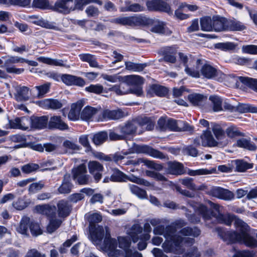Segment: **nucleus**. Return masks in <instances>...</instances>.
Instances as JSON below:
<instances>
[{
  "label": "nucleus",
  "mask_w": 257,
  "mask_h": 257,
  "mask_svg": "<svg viewBox=\"0 0 257 257\" xmlns=\"http://www.w3.org/2000/svg\"><path fill=\"white\" fill-rule=\"evenodd\" d=\"M62 81L67 85H77L83 86L85 82L83 78L69 74H63L61 76Z\"/></svg>",
  "instance_id": "obj_15"
},
{
  "label": "nucleus",
  "mask_w": 257,
  "mask_h": 257,
  "mask_svg": "<svg viewBox=\"0 0 257 257\" xmlns=\"http://www.w3.org/2000/svg\"><path fill=\"white\" fill-rule=\"evenodd\" d=\"M123 82L127 83L128 86H138L141 85L144 83V79L139 75H130L122 77Z\"/></svg>",
  "instance_id": "obj_27"
},
{
  "label": "nucleus",
  "mask_w": 257,
  "mask_h": 257,
  "mask_svg": "<svg viewBox=\"0 0 257 257\" xmlns=\"http://www.w3.org/2000/svg\"><path fill=\"white\" fill-rule=\"evenodd\" d=\"M237 145L239 147L251 151H254L257 149L256 146L253 143L244 138L238 140L237 141Z\"/></svg>",
  "instance_id": "obj_38"
},
{
  "label": "nucleus",
  "mask_w": 257,
  "mask_h": 257,
  "mask_svg": "<svg viewBox=\"0 0 257 257\" xmlns=\"http://www.w3.org/2000/svg\"><path fill=\"white\" fill-rule=\"evenodd\" d=\"M200 26L201 30L203 31H212V18L209 17L202 18L200 19Z\"/></svg>",
  "instance_id": "obj_44"
},
{
  "label": "nucleus",
  "mask_w": 257,
  "mask_h": 257,
  "mask_svg": "<svg viewBox=\"0 0 257 257\" xmlns=\"http://www.w3.org/2000/svg\"><path fill=\"white\" fill-rule=\"evenodd\" d=\"M31 224L30 218L28 217H24L22 219L19 226L17 228V231L23 235H28L29 228Z\"/></svg>",
  "instance_id": "obj_29"
},
{
  "label": "nucleus",
  "mask_w": 257,
  "mask_h": 257,
  "mask_svg": "<svg viewBox=\"0 0 257 257\" xmlns=\"http://www.w3.org/2000/svg\"><path fill=\"white\" fill-rule=\"evenodd\" d=\"M239 79L243 84L257 91V79L244 77H240Z\"/></svg>",
  "instance_id": "obj_49"
},
{
  "label": "nucleus",
  "mask_w": 257,
  "mask_h": 257,
  "mask_svg": "<svg viewBox=\"0 0 257 257\" xmlns=\"http://www.w3.org/2000/svg\"><path fill=\"white\" fill-rule=\"evenodd\" d=\"M138 124L142 126H145V128L147 131L152 130L155 125V122L147 117L142 118L139 120Z\"/></svg>",
  "instance_id": "obj_53"
},
{
  "label": "nucleus",
  "mask_w": 257,
  "mask_h": 257,
  "mask_svg": "<svg viewBox=\"0 0 257 257\" xmlns=\"http://www.w3.org/2000/svg\"><path fill=\"white\" fill-rule=\"evenodd\" d=\"M170 49L167 48L164 52L163 59L167 62L174 63L176 61V58L175 54L170 52Z\"/></svg>",
  "instance_id": "obj_59"
},
{
  "label": "nucleus",
  "mask_w": 257,
  "mask_h": 257,
  "mask_svg": "<svg viewBox=\"0 0 257 257\" xmlns=\"http://www.w3.org/2000/svg\"><path fill=\"white\" fill-rule=\"evenodd\" d=\"M168 91L166 88L156 84L151 85L148 91V93L152 96L156 95L159 96H163Z\"/></svg>",
  "instance_id": "obj_33"
},
{
  "label": "nucleus",
  "mask_w": 257,
  "mask_h": 257,
  "mask_svg": "<svg viewBox=\"0 0 257 257\" xmlns=\"http://www.w3.org/2000/svg\"><path fill=\"white\" fill-rule=\"evenodd\" d=\"M142 230V228L139 224H135L132 226L128 234L131 237L133 241L136 242L138 241Z\"/></svg>",
  "instance_id": "obj_37"
},
{
  "label": "nucleus",
  "mask_w": 257,
  "mask_h": 257,
  "mask_svg": "<svg viewBox=\"0 0 257 257\" xmlns=\"http://www.w3.org/2000/svg\"><path fill=\"white\" fill-rule=\"evenodd\" d=\"M118 133H120L119 127L115 128L114 131H110L109 134V139L111 141L121 140L124 139L123 135L121 133L120 134H118Z\"/></svg>",
  "instance_id": "obj_62"
},
{
  "label": "nucleus",
  "mask_w": 257,
  "mask_h": 257,
  "mask_svg": "<svg viewBox=\"0 0 257 257\" xmlns=\"http://www.w3.org/2000/svg\"><path fill=\"white\" fill-rule=\"evenodd\" d=\"M63 147L66 152L69 153H74L80 149L79 145L69 140H65L63 143Z\"/></svg>",
  "instance_id": "obj_42"
},
{
  "label": "nucleus",
  "mask_w": 257,
  "mask_h": 257,
  "mask_svg": "<svg viewBox=\"0 0 257 257\" xmlns=\"http://www.w3.org/2000/svg\"><path fill=\"white\" fill-rule=\"evenodd\" d=\"M150 223L154 227L153 232L155 234H163L166 238V240L162 244L166 252L182 253L186 247L191 246L194 243V239L188 236L196 237L200 233V230L197 227H185L180 230L179 234H175L176 228L186 225L185 222L181 219L176 220L166 228L159 219H152Z\"/></svg>",
  "instance_id": "obj_3"
},
{
  "label": "nucleus",
  "mask_w": 257,
  "mask_h": 257,
  "mask_svg": "<svg viewBox=\"0 0 257 257\" xmlns=\"http://www.w3.org/2000/svg\"><path fill=\"white\" fill-rule=\"evenodd\" d=\"M32 5L33 7L40 9H48L50 8L48 0H34Z\"/></svg>",
  "instance_id": "obj_58"
},
{
  "label": "nucleus",
  "mask_w": 257,
  "mask_h": 257,
  "mask_svg": "<svg viewBox=\"0 0 257 257\" xmlns=\"http://www.w3.org/2000/svg\"><path fill=\"white\" fill-rule=\"evenodd\" d=\"M31 118L28 117H17L10 121L12 128L27 130L31 127Z\"/></svg>",
  "instance_id": "obj_12"
},
{
  "label": "nucleus",
  "mask_w": 257,
  "mask_h": 257,
  "mask_svg": "<svg viewBox=\"0 0 257 257\" xmlns=\"http://www.w3.org/2000/svg\"><path fill=\"white\" fill-rule=\"evenodd\" d=\"M73 178L79 184L84 185L89 182L88 176L86 174V168L84 164L80 165L73 169Z\"/></svg>",
  "instance_id": "obj_11"
},
{
  "label": "nucleus",
  "mask_w": 257,
  "mask_h": 257,
  "mask_svg": "<svg viewBox=\"0 0 257 257\" xmlns=\"http://www.w3.org/2000/svg\"><path fill=\"white\" fill-rule=\"evenodd\" d=\"M76 10H82L83 7L91 3H95L99 6L102 5V2L100 0H74Z\"/></svg>",
  "instance_id": "obj_46"
},
{
  "label": "nucleus",
  "mask_w": 257,
  "mask_h": 257,
  "mask_svg": "<svg viewBox=\"0 0 257 257\" xmlns=\"http://www.w3.org/2000/svg\"><path fill=\"white\" fill-rule=\"evenodd\" d=\"M101 77L104 80L111 83L120 82L122 80V77L118 74L108 75L107 74L103 73L101 75Z\"/></svg>",
  "instance_id": "obj_54"
},
{
  "label": "nucleus",
  "mask_w": 257,
  "mask_h": 257,
  "mask_svg": "<svg viewBox=\"0 0 257 257\" xmlns=\"http://www.w3.org/2000/svg\"><path fill=\"white\" fill-rule=\"evenodd\" d=\"M50 83H46L44 84L35 86L31 91L34 97L42 98L49 91Z\"/></svg>",
  "instance_id": "obj_23"
},
{
  "label": "nucleus",
  "mask_w": 257,
  "mask_h": 257,
  "mask_svg": "<svg viewBox=\"0 0 257 257\" xmlns=\"http://www.w3.org/2000/svg\"><path fill=\"white\" fill-rule=\"evenodd\" d=\"M5 59L4 66L6 71L9 73H15L20 74L23 73L24 69L23 68H16L12 64L18 63H24V58L18 56H6L2 57Z\"/></svg>",
  "instance_id": "obj_6"
},
{
  "label": "nucleus",
  "mask_w": 257,
  "mask_h": 257,
  "mask_svg": "<svg viewBox=\"0 0 257 257\" xmlns=\"http://www.w3.org/2000/svg\"><path fill=\"white\" fill-rule=\"evenodd\" d=\"M227 24V31H242L246 29L243 23L236 20H228Z\"/></svg>",
  "instance_id": "obj_35"
},
{
  "label": "nucleus",
  "mask_w": 257,
  "mask_h": 257,
  "mask_svg": "<svg viewBox=\"0 0 257 257\" xmlns=\"http://www.w3.org/2000/svg\"><path fill=\"white\" fill-rule=\"evenodd\" d=\"M226 137L229 140L239 136H243V134L241 133L238 128L235 126H230L224 131Z\"/></svg>",
  "instance_id": "obj_45"
},
{
  "label": "nucleus",
  "mask_w": 257,
  "mask_h": 257,
  "mask_svg": "<svg viewBox=\"0 0 257 257\" xmlns=\"http://www.w3.org/2000/svg\"><path fill=\"white\" fill-rule=\"evenodd\" d=\"M182 152L185 155L193 157H196L198 154V150L192 146L184 147L182 149Z\"/></svg>",
  "instance_id": "obj_60"
},
{
  "label": "nucleus",
  "mask_w": 257,
  "mask_h": 257,
  "mask_svg": "<svg viewBox=\"0 0 257 257\" xmlns=\"http://www.w3.org/2000/svg\"><path fill=\"white\" fill-rule=\"evenodd\" d=\"M89 172L94 176L96 181H98L101 178V172L103 171V166L96 161H90L88 163Z\"/></svg>",
  "instance_id": "obj_19"
},
{
  "label": "nucleus",
  "mask_w": 257,
  "mask_h": 257,
  "mask_svg": "<svg viewBox=\"0 0 257 257\" xmlns=\"http://www.w3.org/2000/svg\"><path fill=\"white\" fill-rule=\"evenodd\" d=\"M125 7L120 8L121 12H138L143 11L145 10V8L139 4H131V2L129 1L125 2Z\"/></svg>",
  "instance_id": "obj_34"
},
{
  "label": "nucleus",
  "mask_w": 257,
  "mask_h": 257,
  "mask_svg": "<svg viewBox=\"0 0 257 257\" xmlns=\"http://www.w3.org/2000/svg\"><path fill=\"white\" fill-rule=\"evenodd\" d=\"M124 65L126 70L133 72H141L146 66L145 64L135 63L131 61H125Z\"/></svg>",
  "instance_id": "obj_39"
},
{
  "label": "nucleus",
  "mask_w": 257,
  "mask_h": 257,
  "mask_svg": "<svg viewBox=\"0 0 257 257\" xmlns=\"http://www.w3.org/2000/svg\"><path fill=\"white\" fill-rule=\"evenodd\" d=\"M70 180L71 177L70 175L66 174L64 175L62 184L58 189L60 193L66 194L70 192L72 187Z\"/></svg>",
  "instance_id": "obj_30"
},
{
  "label": "nucleus",
  "mask_w": 257,
  "mask_h": 257,
  "mask_svg": "<svg viewBox=\"0 0 257 257\" xmlns=\"http://www.w3.org/2000/svg\"><path fill=\"white\" fill-rule=\"evenodd\" d=\"M107 138L108 135L106 132H100L93 135L92 141L96 145H99L103 143Z\"/></svg>",
  "instance_id": "obj_48"
},
{
  "label": "nucleus",
  "mask_w": 257,
  "mask_h": 257,
  "mask_svg": "<svg viewBox=\"0 0 257 257\" xmlns=\"http://www.w3.org/2000/svg\"><path fill=\"white\" fill-rule=\"evenodd\" d=\"M236 170L238 172H244L247 169L251 168L252 165L242 160H237L235 162Z\"/></svg>",
  "instance_id": "obj_55"
},
{
  "label": "nucleus",
  "mask_w": 257,
  "mask_h": 257,
  "mask_svg": "<svg viewBox=\"0 0 257 257\" xmlns=\"http://www.w3.org/2000/svg\"><path fill=\"white\" fill-rule=\"evenodd\" d=\"M103 89V86L99 84H91L89 86L85 87V90L86 91L97 94L102 93Z\"/></svg>",
  "instance_id": "obj_57"
},
{
  "label": "nucleus",
  "mask_w": 257,
  "mask_h": 257,
  "mask_svg": "<svg viewBox=\"0 0 257 257\" xmlns=\"http://www.w3.org/2000/svg\"><path fill=\"white\" fill-rule=\"evenodd\" d=\"M215 138L209 129L203 131L201 135L194 140V145L205 147H215Z\"/></svg>",
  "instance_id": "obj_9"
},
{
  "label": "nucleus",
  "mask_w": 257,
  "mask_h": 257,
  "mask_svg": "<svg viewBox=\"0 0 257 257\" xmlns=\"http://www.w3.org/2000/svg\"><path fill=\"white\" fill-rule=\"evenodd\" d=\"M216 171V169L213 168L210 170L207 169H199L197 170H190L189 169L187 172V174L192 176H200V175H208V174H211L212 173H215Z\"/></svg>",
  "instance_id": "obj_47"
},
{
  "label": "nucleus",
  "mask_w": 257,
  "mask_h": 257,
  "mask_svg": "<svg viewBox=\"0 0 257 257\" xmlns=\"http://www.w3.org/2000/svg\"><path fill=\"white\" fill-rule=\"evenodd\" d=\"M138 126V122L136 121H128L124 125L119 127V130L124 138L127 135H132L135 134Z\"/></svg>",
  "instance_id": "obj_20"
},
{
  "label": "nucleus",
  "mask_w": 257,
  "mask_h": 257,
  "mask_svg": "<svg viewBox=\"0 0 257 257\" xmlns=\"http://www.w3.org/2000/svg\"><path fill=\"white\" fill-rule=\"evenodd\" d=\"M189 101L194 105H199L205 98L203 95L193 93L188 95Z\"/></svg>",
  "instance_id": "obj_52"
},
{
  "label": "nucleus",
  "mask_w": 257,
  "mask_h": 257,
  "mask_svg": "<svg viewBox=\"0 0 257 257\" xmlns=\"http://www.w3.org/2000/svg\"><path fill=\"white\" fill-rule=\"evenodd\" d=\"M209 99L213 104V110L214 111H219L222 110V100L217 96H211Z\"/></svg>",
  "instance_id": "obj_50"
},
{
  "label": "nucleus",
  "mask_w": 257,
  "mask_h": 257,
  "mask_svg": "<svg viewBox=\"0 0 257 257\" xmlns=\"http://www.w3.org/2000/svg\"><path fill=\"white\" fill-rule=\"evenodd\" d=\"M37 60L48 65L56 66H63L64 65L63 61L62 60L54 59L48 57H39L37 58Z\"/></svg>",
  "instance_id": "obj_43"
},
{
  "label": "nucleus",
  "mask_w": 257,
  "mask_h": 257,
  "mask_svg": "<svg viewBox=\"0 0 257 257\" xmlns=\"http://www.w3.org/2000/svg\"><path fill=\"white\" fill-rule=\"evenodd\" d=\"M128 187L131 192L139 198L142 199L147 198V194L145 190L134 184H130Z\"/></svg>",
  "instance_id": "obj_41"
},
{
  "label": "nucleus",
  "mask_w": 257,
  "mask_h": 257,
  "mask_svg": "<svg viewBox=\"0 0 257 257\" xmlns=\"http://www.w3.org/2000/svg\"><path fill=\"white\" fill-rule=\"evenodd\" d=\"M30 203V200L27 199L26 196H23L14 201L13 203V206L17 210H22L26 208Z\"/></svg>",
  "instance_id": "obj_40"
},
{
  "label": "nucleus",
  "mask_w": 257,
  "mask_h": 257,
  "mask_svg": "<svg viewBox=\"0 0 257 257\" xmlns=\"http://www.w3.org/2000/svg\"><path fill=\"white\" fill-rule=\"evenodd\" d=\"M141 152L147 154L154 158L159 159H163L165 158V155L162 153L147 146L141 147Z\"/></svg>",
  "instance_id": "obj_36"
},
{
  "label": "nucleus",
  "mask_w": 257,
  "mask_h": 257,
  "mask_svg": "<svg viewBox=\"0 0 257 257\" xmlns=\"http://www.w3.org/2000/svg\"><path fill=\"white\" fill-rule=\"evenodd\" d=\"M201 73L204 77L208 79H211L217 75V71L216 69L212 66L206 64L202 67Z\"/></svg>",
  "instance_id": "obj_32"
},
{
  "label": "nucleus",
  "mask_w": 257,
  "mask_h": 257,
  "mask_svg": "<svg viewBox=\"0 0 257 257\" xmlns=\"http://www.w3.org/2000/svg\"><path fill=\"white\" fill-rule=\"evenodd\" d=\"M111 178L115 181L125 182L126 181V175L120 171L116 170L113 173Z\"/></svg>",
  "instance_id": "obj_61"
},
{
  "label": "nucleus",
  "mask_w": 257,
  "mask_h": 257,
  "mask_svg": "<svg viewBox=\"0 0 257 257\" xmlns=\"http://www.w3.org/2000/svg\"><path fill=\"white\" fill-rule=\"evenodd\" d=\"M37 24L40 26L49 29L58 30L59 29L54 22H49L43 19L39 20L37 21Z\"/></svg>",
  "instance_id": "obj_56"
},
{
  "label": "nucleus",
  "mask_w": 257,
  "mask_h": 257,
  "mask_svg": "<svg viewBox=\"0 0 257 257\" xmlns=\"http://www.w3.org/2000/svg\"><path fill=\"white\" fill-rule=\"evenodd\" d=\"M30 118L31 121V127L43 128L46 126L48 123V117L47 116H33Z\"/></svg>",
  "instance_id": "obj_22"
},
{
  "label": "nucleus",
  "mask_w": 257,
  "mask_h": 257,
  "mask_svg": "<svg viewBox=\"0 0 257 257\" xmlns=\"http://www.w3.org/2000/svg\"><path fill=\"white\" fill-rule=\"evenodd\" d=\"M57 206L59 217H66L69 214L71 209L67 201L64 200L60 201L57 204Z\"/></svg>",
  "instance_id": "obj_31"
},
{
  "label": "nucleus",
  "mask_w": 257,
  "mask_h": 257,
  "mask_svg": "<svg viewBox=\"0 0 257 257\" xmlns=\"http://www.w3.org/2000/svg\"><path fill=\"white\" fill-rule=\"evenodd\" d=\"M48 124L50 128L58 129L61 131L67 130L68 125L61 119L60 116H53L50 117Z\"/></svg>",
  "instance_id": "obj_17"
},
{
  "label": "nucleus",
  "mask_w": 257,
  "mask_h": 257,
  "mask_svg": "<svg viewBox=\"0 0 257 257\" xmlns=\"http://www.w3.org/2000/svg\"><path fill=\"white\" fill-rule=\"evenodd\" d=\"M30 230L33 236H38L42 233V230L39 224L34 222L31 221Z\"/></svg>",
  "instance_id": "obj_63"
},
{
  "label": "nucleus",
  "mask_w": 257,
  "mask_h": 257,
  "mask_svg": "<svg viewBox=\"0 0 257 257\" xmlns=\"http://www.w3.org/2000/svg\"><path fill=\"white\" fill-rule=\"evenodd\" d=\"M211 130L215 137V147L223 148L226 146L230 140L226 137L225 133L222 127L219 124L211 122L210 123Z\"/></svg>",
  "instance_id": "obj_5"
},
{
  "label": "nucleus",
  "mask_w": 257,
  "mask_h": 257,
  "mask_svg": "<svg viewBox=\"0 0 257 257\" xmlns=\"http://www.w3.org/2000/svg\"><path fill=\"white\" fill-rule=\"evenodd\" d=\"M15 94L16 99L18 101H26L29 99V88L26 86H17Z\"/></svg>",
  "instance_id": "obj_25"
},
{
  "label": "nucleus",
  "mask_w": 257,
  "mask_h": 257,
  "mask_svg": "<svg viewBox=\"0 0 257 257\" xmlns=\"http://www.w3.org/2000/svg\"><path fill=\"white\" fill-rule=\"evenodd\" d=\"M101 111L96 108L87 106L85 107L81 113V118L82 119L87 120L98 114L101 117Z\"/></svg>",
  "instance_id": "obj_28"
},
{
  "label": "nucleus",
  "mask_w": 257,
  "mask_h": 257,
  "mask_svg": "<svg viewBox=\"0 0 257 257\" xmlns=\"http://www.w3.org/2000/svg\"><path fill=\"white\" fill-rule=\"evenodd\" d=\"M213 30L216 32L227 31L228 20L216 16L212 17Z\"/></svg>",
  "instance_id": "obj_18"
},
{
  "label": "nucleus",
  "mask_w": 257,
  "mask_h": 257,
  "mask_svg": "<svg viewBox=\"0 0 257 257\" xmlns=\"http://www.w3.org/2000/svg\"><path fill=\"white\" fill-rule=\"evenodd\" d=\"M79 57L82 61L87 62L91 67L99 69L102 68V66L98 65L94 55L88 53H83L79 54Z\"/></svg>",
  "instance_id": "obj_26"
},
{
  "label": "nucleus",
  "mask_w": 257,
  "mask_h": 257,
  "mask_svg": "<svg viewBox=\"0 0 257 257\" xmlns=\"http://www.w3.org/2000/svg\"><path fill=\"white\" fill-rule=\"evenodd\" d=\"M37 103L42 107L54 109H59L62 106V103L56 99H46L40 101H38Z\"/></svg>",
  "instance_id": "obj_24"
},
{
  "label": "nucleus",
  "mask_w": 257,
  "mask_h": 257,
  "mask_svg": "<svg viewBox=\"0 0 257 257\" xmlns=\"http://www.w3.org/2000/svg\"><path fill=\"white\" fill-rule=\"evenodd\" d=\"M183 257H200V253L197 247L193 246L184 253Z\"/></svg>",
  "instance_id": "obj_64"
},
{
  "label": "nucleus",
  "mask_w": 257,
  "mask_h": 257,
  "mask_svg": "<svg viewBox=\"0 0 257 257\" xmlns=\"http://www.w3.org/2000/svg\"><path fill=\"white\" fill-rule=\"evenodd\" d=\"M53 9L63 14H69L76 10L73 0H58L54 6Z\"/></svg>",
  "instance_id": "obj_10"
},
{
  "label": "nucleus",
  "mask_w": 257,
  "mask_h": 257,
  "mask_svg": "<svg viewBox=\"0 0 257 257\" xmlns=\"http://www.w3.org/2000/svg\"><path fill=\"white\" fill-rule=\"evenodd\" d=\"M34 211L37 213L47 216L49 219V223L47 230L49 233H52L58 229L61 225L62 220L56 218L55 207L47 204L36 205Z\"/></svg>",
  "instance_id": "obj_4"
},
{
  "label": "nucleus",
  "mask_w": 257,
  "mask_h": 257,
  "mask_svg": "<svg viewBox=\"0 0 257 257\" xmlns=\"http://www.w3.org/2000/svg\"><path fill=\"white\" fill-rule=\"evenodd\" d=\"M208 203L210 207L215 212H210L205 205L201 204H196L194 206L196 212L200 215L205 221L210 219L211 217L213 216L221 222L227 225H230L233 222L235 227L239 232L238 233L235 231L224 232L220 230L219 234L224 240L228 241L229 243L239 242L250 248L257 247V240L249 234L250 228L245 222L234 215L221 214L220 207L218 204L210 201H208Z\"/></svg>",
  "instance_id": "obj_1"
},
{
  "label": "nucleus",
  "mask_w": 257,
  "mask_h": 257,
  "mask_svg": "<svg viewBox=\"0 0 257 257\" xmlns=\"http://www.w3.org/2000/svg\"><path fill=\"white\" fill-rule=\"evenodd\" d=\"M127 180H129L132 182L137 183L140 185H143L145 186H151L152 184L149 181L142 178H140L136 177L133 175H131V176H127L126 178V181Z\"/></svg>",
  "instance_id": "obj_51"
},
{
  "label": "nucleus",
  "mask_w": 257,
  "mask_h": 257,
  "mask_svg": "<svg viewBox=\"0 0 257 257\" xmlns=\"http://www.w3.org/2000/svg\"><path fill=\"white\" fill-rule=\"evenodd\" d=\"M144 16H133L120 17L112 20L111 22L123 26L131 27L142 26Z\"/></svg>",
  "instance_id": "obj_8"
},
{
  "label": "nucleus",
  "mask_w": 257,
  "mask_h": 257,
  "mask_svg": "<svg viewBox=\"0 0 257 257\" xmlns=\"http://www.w3.org/2000/svg\"><path fill=\"white\" fill-rule=\"evenodd\" d=\"M84 104L82 100H79L71 105V109L68 113V118L71 120H76L79 118L80 111Z\"/></svg>",
  "instance_id": "obj_21"
},
{
  "label": "nucleus",
  "mask_w": 257,
  "mask_h": 257,
  "mask_svg": "<svg viewBox=\"0 0 257 257\" xmlns=\"http://www.w3.org/2000/svg\"><path fill=\"white\" fill-rule=\"evenodd\" d=\"M167 125L169 129L175 131H191L193 130L188 123L181 121H177L172 119H168Z\"/></svg>",
  "instance_id": "obj_13"
},
{
  "label": "nucleus",
  "mask_w": 257,
  "mask_h": 257,
  "mask_svg": "<svg viewBox=\"0 0 257 257\" xmlns=\"http://www.w3.org/2000/svg\"><path fill=\"white\" fill-rule=\"evenodd\" d=\"M165 169L167 174L175 176L181 175L185 173L183 165L177 162H169Z\"/></svg>",
  "instance_id": "obj_14"
},
{
  "label": "nucleus",
  "mask_w": 257,
  "mask_h": 257,
  "mask_svg": "<svg viewBox=\"0 0 257 257\" xmlns=\"http://www.w3.org/2000/svg\"><path fill=\"white\" fill-rule=\"evenodd\" d=\"M142 26L150 28V30L158 34H167V30L165 24L158 20H154L144 16Z\"/></svg>",
  "instance_id": "obj_7"
},
{
  "label": "nucleus",
  "mask_w": 257,
  "mask_h": 257,
  "mask_svg": "<svg viewBox=\"0 0 257 257\" xmlns=\"http://www.w3.org/2000/svg\"><path fill=\"white\" fill-rule=\"evenodd\" d=\"M90 223L89 231L94 244H100L104 238L103 248L110 257H143L142 254L134 249L131 241L127 237L118 236L117 239L110 237L109 228L96 225L101 221V216L93 213L88 218Z\"/></svg>",
  "instance_id": "obj_2"
},
{
  "label": "nucleus",
  "mask_w": 257,
  "mask_h": 257,
  "mask_svg": "<svg viewBox=\"0 0 257 257\" xmlns=\"http://www.w3.org/2000/svg\"><path fill=\"white\" fill-rule=\"evenodd\" d=\"M100 114L101 117H99L98 121H102L104 119H118L124 116V113L120 110H106L101 111Z\"/></svg>",
  "instance_id": "obj_16"
}]
</instances>
